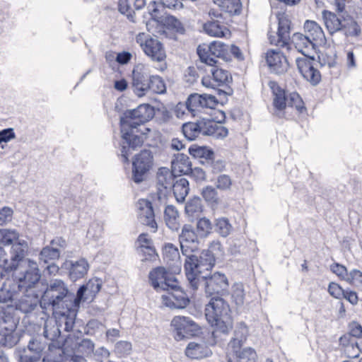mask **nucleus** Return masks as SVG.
<instances>
[{"label": "nucleus", "mask_w": 362, "mask_h": 362, "mask_svg": "<svg viewBox=\"0 0 362 362\" xmlns=\"http://www.w3.org/2000/svg\"><path fill=\"white\" fill-rule=\"evenodd\" d=\"M155 115L153 106L148 104H141L137 108L127 111L124 117L121 118L120 127L123 146L121 156L124 163L129 161L131 150L141 146L143 138L139 134H144L140 127L150 121Z\"/></svg>", "instance_id": "1"}, {"label": "nucleus", "mask_w": 362, "mask_h": 362, "mask_svg": "<svg viewBox=\"0 0 362 362\" xmlns=\"http://www.w3.org/2000/svg\"><path fill=\"white\" fill-rule=\"evenodd\" d=\"M180 243L183 255L186 256L185 270L187 280L194 283L195 274L213 267L215 258L209 250H203L199 257L191 253L199 248L197 235L189 225H185L180 235Z\"/></svg>", "instance_id": "2"}, {"label": "nucleus", "mask_w": 362, "mask_h": 362, "mask_svg": "<svg viewBox=\"0 0 362 362\" xmlns=\"http://www.w3.org/2000/svg\"><path fill=\"white\" fill-rule=\"evenodd\" d=\"M228 303L218 296L212 297L206 305L205 316L212 328L211 344L221 341V336L229 334L233 327V320L231 316Z\"/></svg>", "instance_id": "3"}, {"label": "nucleus", "mask_w": 362, "mask_h": 362, "mask_svg": "<svg viewBox=\"0 0 362 362\" xmlns=\"http://www.w3.org/2000/svg\"><path fill=\"white\" fill-rule=\"evenodd\" d=\"M291 42L295 49L303 55V57H298L296 59L299 72L305 79L312 84H317L321 80V74L314 67V58L309 57L310 51L315 48V42L307 35L299 33L293 35Z\"/></svg>", "instance_id": "4"}, {"label": "nucleus", "mask_w": 362, "mask_h": 362, "mask_svg": "<svg viewBox=\"0 0 362 362\" xmlns=\"http://www.w3.org/2000/svg\"><path fill=\"white\" fill-rule=\"evenodd\" d=\"M74 295L69 293L68 288L64 281L59 279L52 281L42 295L40 306L43 309L52 307L54 312L58 314H64L61 309L66 308L67 310L76 308L71 305L74 302Z\"/></svg>", "instance_id": "5"}, {"label": "nucleus", "mask_w": 362, "mask_h": 362, "mask_svg": "<svg viewBox=\"0 0 362 362\" xmlns=\"http://www.w3.org/2000/svg\"><path fill=\"white\" fill-rule=\"evenodd\" d=\"M213 267L208 270L203 271L195 274L194 283L189 281L190 286L193 290H197L199 287L200 281L204 284L205 293L207 296H211L213 295H224L228 292V281L224 274L220 272H215L210 276H208V272L211 271Z\"/></svg>", "instance_id": "6"}, {"label": "nucleus", "mask_w": 362, "mask_h": 362, "mask_svg": "<svg viewBox=\"0 0 362 362\" xmlns=\"http://www.w3.org/2000/svg\"><path fill=\"white\" fill-rule=\"evenodd\" d=\"M136 42L145 54L152 60L163 62L165 59V50L163 44L157 38L145 33H139L136 36Z\"/></svg>", "instance_id": "7"}, {"label": "nucleus", "mask_w": 362, "mask_h": 362, "mask_svg": "<svg viewBox=\"0 0 362 362\" xmlns=\"http://www.w3.org/2000/svg\"><path fill=\"white\" fill-rule=\"evenodd\" d=\"M228 46L221 42H213L210 45H200L197 49V54L202 62L208 66H214L217 63V58L224 57L228 52Z\"/></svg>", "instance_id": "8"}, {"label": "nucleus", "mask_w": 362, "mask_h": 362, "mask_svg": "<svg viewBox=\"0 0 362 362\" xmlns=\"http://www.w3.org/2000/svg\"><path fill=\"white\" fill-rule=\"evenodd\" d=\"M151 286L156 291H168L175 288L179 284L173 274L163 267L152 269L148 275Z\"/></svg>", "instance_id": "9"}, {"label": "nucleus", "mask_w": 362, "mask_h": 362, "mask_svg": "<svg viewBox=\"0 0 362 362\" xmlns=\"http://www.w3.org/2000/svg\"><path fill=\"white\" fill-rule=\"evenodd\" d=\"M153 165V156L150 151L144 150L137 154L132 163V180L139 184L143 182Z\"/></svg>", "instance_id": "10"}, {"label": "nucleus", "mask_w": 362, "mask_h": 362, "mask_svg": "<svg viewBox=\"0 0 362 362\" xmlns=\"http://www.w3.org/2000/svg\"><path fill=\"white\" fill-rule=\"evenodd\" d=\"M25 270L18 276V289L35 290V286L40 279V274L35 262L26 259L23 262Z\"/></svg>", "instance_id": "11"}, {"label": "nucleus", "mask_w": 362, "mask_h": 362, "mask_svg": "<svg viewBox=\"0 0 362 362\" xmlns=\"http://www.w3.org/2000/svg\"><path fill=\"white\" fill-rule=\"evenodd\" d=\"M149 81L150 74L144 66L138 65L133 69L132 86L138 97H143L149 93Z\"/></svg>", "instance_id": "12"}, {"label": "nucleus", "mask_w": 362, "mask_h": 362, "mask_svg": "<svg viewBox=\"0 0 362 362\" xmlns=\"http://www.w3.org/2000/svg\"><path fill=\"white\" fill-rule=\"evenodd\" d=\"M187 102L188 103V112L193 116L204 108L212 109L218 104L216 98L210 94H191Z\"/></svg>", "instance_id": "13"}, {"label": "nucleus", "mask_w": 362, "mask_h": 362, "mask_svg": "<svg viewBox=\"0 0 362 362\" xmlns=\"http://www.w3.org/2000/svg\"><path fill=\"white\" fill-rule=\"evenodd\" d=\"M165 294L162 295V304L170 308L182 309L189 304V299L187 294L181 289L179 284L175 288L166 291Z\"/></svg>", "instance_id": "14"}, {"label": "nucleus", "mask_w": 362, "mask_h": 362, "mask_svg": "<svg viewBox=\"0 0 362 362\" xmlns=\"http://www.w3.org/2000/svg\"><path fill=\"white\" fill-rule=\"evenodd\" d=\"M101 284L98 279H90L86 284L81 286L77 291L76 297L71 305L78 308L81 302H91L100 291Z\"/></svg>", "instance_id": "15"}, {"label": "nucleus", "mask_w": 362, "mask_h": 362, "mask_svg": "<svg viewBox=\"0 0 362 362\" xmlns=\"http://www.w3.org/2000/svg\"><path fill=\"white\" fill-rule=\"evenodd\" d=\"M2 314L4 315V313L0 310V344L11 347L16 344V338L13 333L16 325L11 315H6L4 317Z\"/></svg>", "instance_id": "16"}, {"label": "nucleus", "mask_w": 362, "mask_h": 362, "mask_svg": "<svg viewBox=\"0 0 362 362\" xmlns=\"http://www.w3.org/2000/svg\"><path fill=\"white\" fill-rule=\"evenodd\" d=\"M171 326L174 328L176 333L175 339L180 341L191 335L197 330V324L189 317L184 316H175L171 321Z\"/></svg>", "instance_id": "17"}, {"label": "nucleus", "mask_w": 362, "mask_h": 362, "mask_svg": "<svg viewBox=\"0 0 362 362\" xmlns=\"http://www.w3.org/2000/svg\"><path fill=\"white\" fill-rule=\"evenodd\" d=\"M176 175L167 168H160L156 174V187L159 199L165 197L172 189Z\"/></svg>", "instance_id": "18"}, {"label": "nucleus", "mask_w": 362, "mask_h": 362, "mask_svg": "<svg viewBox=\"0 0 362 362\" xmlns=\"http://www.w3.org/2000/svg\"><path fill=\"white\" fill-rule=\"evenodd\" d=\"M266 61L270 71L277 74L285 73L289 66L286 57L279 50L267 51Z\"/></svg>", "instance_id": "19"}, {"label": "nucleus", "mask_w": 362, "mask_h": 362, "mask_svg": "<svg viewBox=\"0 0 362 362\" xmlns=\"http://www.w3.org/2000/svg\"><path fill=\"white\" fill-rule=\"evenodd\" d=\"M138 218L139 221L153 230H157V223L155 221V215L151 202L146 199H139L136 204Z\"/></svg>", "instance_id": "20"}, {"label": "nucleus", "mask_w": 362, "mask_h": 362, "mask_svg": "<svg viewBox=\"0 0 362 362\" xmlns=\"http://www.w3.org/2000/svg\"><path fill=\"white\" fill-rule=\"evenodd\" d=\"M290 21L282 15L279 17V28L276 36L269 34L270 43L280 47H286L288 45L290 39Z\"/></svg>", "instance_id": "21"}, {"label": "nucleus", "mask_w": 362, "mask_h": 362, "mask_svg": "<svg viewBox=\"0 0 362 362\" xmlns=\"http://www.w3.org/2000/svg\"><path fill=\"white\" fill-rule=\"evenodd\" d=\"M272 90L273 98V115L282 118L285 116V110L287 106V96L284 90L281 89L275 82L270 83Z\"/></svg>", "instance_id": "22"}, {"label": "nucleus", "mask_w": 362, "mask_h": 362, "mask_svg": "<svg viewBox=\"0 0 362 362\" xmlns=\"http://www.w3.org/2000/svg\"><path fill=\"white\" fill-rule=\"evenodd\" d=\"M40 294L36 290L24 291V294L16 303V309L24 313L33 311L38 303L40 304Z\"/></svg>", "instance_id": "23"}, {"label": "nucleus", "mask_w": 362, "mask_h": 362, "mask_svg": "<svg viewBox=\"0 0 362 362\" xmlns=\"http://www.w3.org/2000/svg\"><path fill=\"white\" fill-rule=\"evenodd\" d=\"M234 334L235 337L230 341L228 348L233 355H235L239 351H242L241 347L247 339L248 329L246 325L243 322L239 323L235 330Z\"/></svg>", "instance_id": "24"}, {"label": "nucleus", "mask_w": 362, "mask_h": 362, "mask_svg": "<svg viewBox=\"0 0 362 362\" xmlns=\"http://www.w3.org/2000/svg\"><path fill=\"white\" fill-rule=\"evenodd\" d=\"M171 168L176 175H187L192 171V163L187 155L177 153L171 161Z\"/></svg>", "instance_id": "25"}, {"label": "nucleus", "mask_w": 362, "mask_h": 362, "mask_svg": "<svg viewBox=\"0 0 362 362\" xmlns=\"http://www.w3.org/2000/svg\"><path fill=\"white\" fill-rule=\"evenodd\" d=\"M304 30L306 35L312 40L315 45L325 42V36L321 26L315 21L307 20L304 23Z\"/></svg>", "instance_id": "26"}, {"label": "nucleus", "mask_w": 362, "mask_h": 362, "mask_svg": "<svg viewBox=\"0 0 362 362\" xmlns=\"http://www.w3.org/2000/svg\"><path fill=\"white\" fill-rule=\"evenodd\" d=\"M322 18L325 27L329 34L332 35L337 32L341 31L343 23V18H341L333 12L324 11Z\"/></svg>", "instance_id": "27"}, {"label": "nucleus", "mask_w": 362, "mask_h": 362, "mask_svg": "<svg viewBox=\"0 0 362 362\" xmlns=\"http://www.w3.org/2000/svg\"><path fill=\"white\" fill-rule=\"evenodd\" d=\"M203 28L205 33L211 37H224L230 34L229 30L218 21H207Z\"/></svg>", "instance_id": "28"}, {"label": "nucleus", "mask_w": 362, "mask_h": 362, "mask_svg": "<svg viewBox=\"0 0 362 362\" xmlns=\"http://www.w3.org/2000/svg\"><path fill=\"white\" fill-rule=\"evenodd\" d=\"M172 188L176 201L183 203L189 191L188 180L184 177L180 178L173 183Z\"/></svg>", "instance_id": "29"}, {"label": "nucleus", "mask_w": 362, "mask_h": 362, "mask_svg": "<svg viewBox=\"0 0 362 362\" xmlns=\"http://www.w3.org/2000/svg\"><path fill=\"white\" fill-rule=\"evenodd\" d=\"M89 269V264L87 260L84 258L71 262V268L69 270L70 277L74 280L83 277Z\"/></svg>", "instance_id": "30"}, {"label": "nucleus", "mask_w": 362, "mask_h": 362, "mask_svg": "<svg viewBox=\"0 0 362 362\" xmlns=\"http://www.w3.org/2000/svg\"><path fill=\"white\" fill-rule=\"evenodd\" d=\"M341 31L347 37H358L361 34V28L356 21L350 16L343 17Z\"/></svg>", "instance_id": "31"}, {"label": "nucleus", "mask_w": 362, "mask_h": 362, "mask_svg": "<svg viewBox=\"0 0 362 362\" xmlns=\"http://www.w3.org/2000/svg\"><path fill=\"white\" fill-rule=\"evenodd\" d=\"M164 220L167 226L172 230H178L180 227L178 211L172 205L166 206L164 211Z\"/></svg>", "instance_id": "32"}, {"label": "nucleus", "mask_w": 362, "mask_h": 362, "mask_svg": "<svg viewBox=\"0 0 362 362\" xmlns=\"http://www.w3.org/2000/svg\"><path fill=\"white\" fill-rule=\"evenodd\" d=\"M12 245V262L9 266H5L6 271H11L16 269L17 262L23 257L25 250L27 247V245L25 241H23V243L17 241Z\"/></svg>", "instance_id": "33"}, {"label": "nucleus", "mask_w": 362, "mask_h": 362, "mask_svg": "<svg viewBox=\"0 0 362 362\" xmlns=\"http://www.w3.org/2000/svg\"><path fill=\"white\" fill-rule=\"evenodd\" d=\"M64 354L66 353L59 343L57 345L51 343L48 346V350L43 361L45 362H62Z\"/></svg>", "instance_id": "34"}, {"label": "nucleus", "mask_w": 362, "mask_h": 362, "mask_svg": "<svg viewBox=\"0 0 362 362\" xmlns=\"http://www.w3.org/2000/svg\"><path fill=\"white\" fill-rule=\"evenodd\" d=\"M18 288L17 284L12 280L8 279L0 289V302H12Z\"/></svg>", "instance_id": "35"}, {"label": "nucleus", "mask_w": 362, "mask_h": 362, "mask_svg": "<svg viewBox=\"0 0 362 362\" xmlns=\"http://www.w3.org/2000/svg\"><path fill=\"white\" fill-rule=\"evenodd\" d=\"M214 2L222 11L230 14H238L242 7L240 0H214Z\"/></svg>", "instance_id": "36"}, {"label": "nucleus", "mask_w": 362, "mask_h": 362, "mask_svg": "<svg viewBox=\"0 0 362 362\" xmlns=\"http://www.w3.org/2000/svg\"><path fill=\"white\" fill-rule=\"evenodd\" d=\"M81 341L79 337L69 335L64 341L62 348L68 355L81 353Z\"/></svg>", "instance_id": "37"}, {"label": "nucleus", "mask_w": 362, "mask_h": 362, "mask_svg": "<svg viewBox=\"0 0 362 362\" xmlns=\"http://www.w3.org/2000/svg\"><path fill=\"white\" fill-rule=\"evenodd\" d=\"M210 66V72L218 87L226 84L231 79V76L227 71L218 69L216 64Z\"/></svg>", "instance_id": "38"}, {"label": "nucleus", "mask_w": 362, "mask_h": 362, "mask_svg": "<svg viewBox=\"0 0 362 362\" xmlns=\"http://www.w3.org/2000/svg\"><path fill=\"white\" fill-rule=\"evenodd\" d=\"M182 132L188 140H194L202 133L201 122H187L182 125Z\"/></svg>", "instance_id": "39"}, {"label": "nucleus", "mask_w": 362, "mask_h": 362, "mask_svg": "<svg viewBox=\"0 0 362 362\" xmlns=\"http://www.w3.org/2000/svg\"><path fill=\"white\" fill-rule=\"evenodd\" d=\"M44 336L46 339L51 340L52 342L57 340L60 336V330L56 322L52 320L46 321L44 326Z\"/></svg>", "instance_id": "40"}, {"label": "nucleus", "mask_w": 362, "mask_h": 362, "mask_svg": "<svg viewBox=\"0 0 362 362\" xmlns=\"http://www.w3.org/2000/svg\"><path fill=\"white\" fill-rule=\"evenodd\" d=\"M166 91V86L163 79L157 75H150L149 92L163 94Z\"/></svg>", "instance_id": "41"}, {"label": "nucleus", "mask_w": 362, "mask_h": 362, "mask_svg": "<svg viewBox=\"0 0 362 362\" xmlns=\"http://www.w3.org/2000/svg\"><path fill=\"white\" fill-rule=\"evenodd\" d=\"M19 234L16 230L0 229V243L9 245L18 241Z\"/></svg>", "instance_id": "42"}, {"label": "nucleus", "mask_w": 362, "mask_h": 362, "mask_svg": "<svg viewBox=\"0 0 362 362\" xmlns=\"http://www.w3.org/2000/svg\"><path fill=\"white\" fill-rule=\"evenodd\" d=\"M189 153L194 158H204L206 160H212L214 156V151L206 146H191Z\"/></svg>", "instance_id": "43"}, {"label": "nucleus", "mask_w": 362, "mask_h": 362, "mask_svg": "<svg viewBox=\"0 0 362 362\" xmlns=\"http://www.w3.org/2000/svg\"><path fill=\"white\" fill-rule=\"evenodd\" d=\"M202 211V201L199 197L189 199L185 205V213L191 217L198 215Z\"/></svg>", "instance_id": "44"}, {"label": "nucleus", "mask_w": 362, "mask_h": 362, "mask_svg": "<svg viewBox=\"0 0 362 362\" xmlns=\"http://www.w3.org/2000/svg\"><path fill=\"white\" fill-rule=\"evenodd\" d=\"M204 347L199 344L190 342L185 350L186 355L191 358H199L207 356V353L204 351Z\"/></svg>", "instance_id": "45"}, {"label": "nucleus", "mask_w": 362, "mask_h": 362, "mask_svg": "<svg viewBox=\"0 0 362 362\" xmlns=\"http://www.w3.org/2000/svg\"><path fill=\"white\" fill-rule=\"evenodd\" d=\"M235 356L236 362H255L257 358L256 351L250 347L242 349Z\"/></svg>", "instance_id": "46"}, {"label": "nucleus", "mask_w": 362, "mask_h": 362, "mask_svg": "<svg viewBox=\"0 0 362 362\" xmlns=\"http://www.w3.org/2000/svg\"><path fill=\"white\" fill-rule=\"evenodd\" d=\"M60 256V251L59 248L46 246L40 253V260L47 262L49 260L58 259Z\"/></svg>", "instance_id": "47"}, {"label": "nucleus", "mask_w": 362, "mask_h": 362, "mask_svg": "<svg viewBox=\"0 0 362 362\" xmlns=\"http://www.w3.org/2000/svg\"><path fill=\"white\" fill-rule=\"evenodd\" d=\"M345 281L358 289H362V272L356 269H352Z\"/></svg>", "instance_id": "48"}, {"label": "nucleus", "mask_w": 362, "mask_h": 362, "mask_svg": "<svg viewBox=\"0 0 362 362\" xmlns=\"http://www.w3.org/2000/svg\"><path fill=\"white\" fill-rule=\"evenodd\" d=\"M163 258L166 261H174L180 257V253L177 247L172 243H166L163 248Z\"/></svg>", "instance_id": "49"}, {"label": "nucleus", "mask_w": 362, "mask_h": 362, "mask_svg": "<svg viewBox=\"0 0 362 362\" xmlns=\"http://www.w3.org/2000/svg\"><path fill=\"white\" fill-rule=\"evenodd\" d=\"M287 105L294 107L300 112L305 110L303 101L296 92L291 93L287 96Z\"/></svg>", "instance_id": "50"}, {"label": "nucleus", "mask_w": 362, "mask_h": 362, "mask_svg": "<svg viewBox=\"0 0 362 362\" xmlns=\"http://www.w3.org/2000/svg\"><path fill=\"white\" fill-rule=\"evenodd\" d=\"M232 298L238 305H242L244 303L245 292L243 286L241 284H235L232 288Z\"/></svg>", "instance_id": "51"}, {"label": "nucleus", "mask_w": 362, "mask_h": 362, "mask_svg": "<svg viewBox=\"0 0 362 362\" xmlns=\"http://www.w3.org/2000/svg\"><path fill=\"white\" fill-rule=\"evenodd\" d=\"M211 223L208 218H202L198 220L197 230L200 236H206L211 232Z\"/></svg>", "instance_id": "52"}, {"label": "nucleus", "mask_w": 362, "mask_h": 362, "mask_svg": "<svg viewBox=\"0 0 362 362\" xmlns=\"http://www.w3.org/2000/svg\"><path fill=\"white\" fill-rule=\"evenodd\" d=\"M78 308L74 309H71V310H67L66 308L61 309V310L64 311V314H60L62 317V320L64 323V329L67 332L72 329L74 320L72 317H69V315H75L74 312L77 310Z\"/></svg>", "instance_id": "53"}, {"label": "nucleus", "mask_w": 362, "mask_h": 362, "mask_svg": "<svg viewBox=\"0 0 362 362\" xmlns=\"http://www.w3.org/2000/svg\"><path fill=\"white\" fill-rule=\"evenodd\" d=\"M132 351V344L127 341H119L115 346V352L119 357L127 356Z\"/></svg>", "instance_id": "54"}, {"label": "nucleus", "mask_w": 362, "mask_h": 362, "mask_svg": "<svg viewBox=\"0 0 362 362\" xmlns=\"http://www.w3.org/2000/svg\"><path fill=\"white\" fill-rule=\"evenodd\" d=\"M330 270L332 273L336 274L339 278V279L343 281H346L349 273L348 272L347 268L344 265L337 262H334L330 265Z\"/></svg>", "instance_id": "55"}, {"label": "nucleus", "mask_w": 362, "mask_h": 362, "mask_svg": "<svg viewBox=\"0 0 362 362\" xmlns=\"http://www.w3.org/2000/svg\"><path fill=\"white\" fill-rule=\"evenodd\" d=\"M204 199L210 203H218V195L216 189L211 186H207L203 189L202 193Z\"/></svg>", "instance_id": "56"}, {"label": "nucleus", "mask_w": 362, "mask_h": 362, "mask_svg": "<svg viewBox=\"0 0 362 362\" xmlns=\"http://www.w3.org/2000/svg\"><path fill=\"white\" fill-rule=\"evenodd\" d=\"M216 227L217 231L223 237L229 234L231 228V226L228 219L224 218H219L216 221Z\"/></svg>", "instance_id": "57"}, {"label": "nucleus", "mask_w": 362, "mask_h": 362, "mask_svg": "<svg viewBox=\"0 0 362 362\" xmlns=\"http://www.w3.org/2000/svg\"><path fill=\"white\" fill-rule=\"evenodd\" d=\"M232 185V180L228 175H220L218 176L216 187L217 189L221 190H227L230 188Z\"/></svg>", "instance_id": "58"}, {"label": "nucleus", "mask_w": 362, "mask_h": 362, "mask_svg": "<svg viewBox=\"0 0 362 362\" xmlns=\"http://www.w3.org/2000/svg\"><path fill=\"white\" fill-rule=\"evenodd\" d=\"M218 122H215L214 121L207 120V121H202L201 122V132L204 135H208L213 136L215 132V127L217 125Z\"/></svg>", "instance_id": "59"}, {"label": "nucleus", "mask_w": 362, "mask_h": 362, "mask_svg": "<svg viewBox=\"0 0 362 362\" xmlns=\"http://www.w3.org/2000/svg\"><path fill=\"white\" fill-rule=\"evenodd\" d=\"M344 291L345 290H344L337 283L331 282L328 286L329 293L335 298H342V296H344Z\"/></svg>", "instance_id": "60"}, {"label": "nucleus", "mask_w": 362, "mask_h": 362, "mask_svg": "<svg viewBox=\"0 0 362 362\" xmlns=\"http://www.w3.org/2000/svg\"><path fill=\"white\" fill-rule=\"evenodd\" d=\"M28 348L30 352L34 355L33 356H39L41 358V353L45 349V346L37 339H32L30 341Z\"/></svg>", "instance_id": "61"}, {"label": "nucleus", "mask_w": 362, "mask_h": 362, "mask_svg": "<svg viewBox=\"0 0 362 362\" xmlns=\"http://www.w3.org/2000/svg\"><path fill=\"white\" fill-rule=\"evenodd\" d=\"M139 252L144 257L143 260L146 261H154L158 256L153 245L139 250Z\"/></svg>", "instance_id": "62"}, {"label": "nucleus", "mask_w": 362, "mask_h": 362, "mask_svg": "<svg viewBox=\"0 0 362 362\" xmlns=\"http://www.w3.org/2000/svg\"><path fill=\"white\" fill-rule=\"evenodd\" d=\"M13 210L8 206H4L0 209V226H3L12 219Z\"/></svg>", "instance_id": "63"}, {"label": "nucleus", "mask_w": 362, "mask_h": 362, "mask_svg": "<svg viewBox=\"0 0 362 362\" xmlns=\"http://www.w3.org/2000/svg\"><path fill=\"white\" fill-rule=\"evenodd\" d=\"M344 353L349 358H355L358 357L361 351L356 341H351L350 345L344 349Z\"/></svg>", "instance_id": "64"}]
</instances>
